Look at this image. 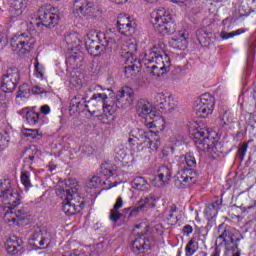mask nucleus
I'll return each instance as SVG.
<instances>
[{
    "instance_id": "nucleus-55",
    "label": "nucleus",
    "mask_w": 256,
    "mask_h": 256,
    "mask_svg": "<svg viewBox=\"0 0 256 256\" xmlns=\"http://www.w3.org/2000/svg\"><path fill=\"white\" fill-rule=\"evenodd\" d=\"M133 71H135V65H129L125 67L124 73L127 77H131L133 75Z\"/></svg>"
},
{
    "instance_id": "nucleus-46",
    "label": "nucleus",
    "mask_w": 256,
    "mask_h": 256,
    "mask_svg": "<svg viewBox=\"0 0 256 256\" xmlns=\"http://www.w3.org/2000/svg\"><path fill=\"white\" fill-rule=\"evenodd\" d=\"M121 217H123V214L119 210H114L113 208L110 210L109 219L113 223H117Z\"/></svg>"
},
{
    "instance_id": "nucleus-30",
    "label": "nucleus",
    "mask_w": 256,
    "mask_h": 256,
    "mask_svg": "<svg viewBox=\"0 0 256 256\" xmlns=\"http://www.w3.org/2000/svg\"><path fill=\"white\" fill-rule=\"evenodd\" d=\"M214 106H203L201 104H198L195 108L196 115L198 117H201L202 119H205V117H209L211 113H213Z\"/></svg>"
},
{
    "instance_id": "nucleus-22",
    "label": "nucleus",
    "mask_w": 256,
    "mask_h": 256,
    "mask_svg": "<svg viewBox=\"0 0 256 256\" xmlns=\"http://www.w3.org/2000/svg\"><path fill=\"white\" fill-rule=\"evenodd\" d=\"M9 1V13L11 17H19L23 15L25 7H27V0H8Z\"/></svg>"
},
{
    "instance_id": "nucleus-60",
    "label": "nucleus",
    "mask_w": 256,
    "mask_h": 256,
    "mask_svg": "<svg viewBox=\"0 0 256 256\" xmlns=\"http://www.w3.org/2000/svg\"><path fill=\"white\" fill-rule=\"evenodd\" d=\"M35 71H36V77L38 79H43L44 75H43V72L39 70V63L35 64Z\"/></svg>"
},
{
    "instance_id": "nucleus-56",
    "label": "nucleus",
    "mask_w": 256,
    "mask_h": 256,
    "mask_svg": "<svg viewBox=\"0 0 256 256\" xmlns=\"http://www.w3.org/2000/svg\"><path fill=\"white\" fill-rule=\"evenodd\" d=\"M121 207H123V198L118 197L112 209H114L115 211H119Z\"/></svg>"
},
{
    "instance_id": "nucleus-54",
    "label": "nucleus",
    "mask_w": 256,
    "mask_h": 256,
    "mask_svg": "<svg viewBox=\"0 0 256 256\" xmlns=\"http://www.w3.org/2000/svg\"><path fill=\"white\" fill-rule=\"evenodd\" d=\"M141 211H143L142 205L135 207L134 209H132L130 211L129 217H137V215H139V213H141Z\"/></svg>"
},
{
    "instance_id": "nucleus-17",
    "label": "nucleus",
    "mask_w": 256,
    "mask_h": 256,
    "mask_svg": "<svg viewBox=\"0 0 256 256\" xmlns=\"http://www.w3.org/2000/svg\"><path fill=\"white\" fill-rule=\"evenodd\" d=\"M117 27L121 35H126V37H131L135 34V28L137 24L131 20V17L127 14H121L117 20Z\"/></svg>"
},
{
    "instance_id": "nucleus-11",
    "label": "nucleus",
    "mask_w": 256,
    "mask_h": 256,
    "mask_svg": "<svg viewBox=\"0 0 256 256\" xmlns=\"http://www.w3.org/2000/svg\"><path fill=\"white\" fill-rule=\"evenodd\" d=\"M20 75L19 69L16 67L9 68L6 73L3 74L1 79V89L4 93H13L17 89V84L19 83Z\"/></svg>"
},
{
    "instance_id": "nucleus-26",
    "label": "nucleus",
    "mask_w": 256,
    "mask_h": 256,
    "mask_svg": "<svg viewBox=\"0 0 256 256\" xmlns=\"http://www.w3.org/2000/svg\"><path fill=\"white\" fill-rule=\"evenodd\" d=\"M221 200H215L214 202L208 204V206L205 208V215L207 217H210L213 219V217H217V213L219 211V207H221Z\"/></svg>"
},
{
    "instance_id": "nucleus-47",
    "label": "nucleus",
    "mask_w": 256,
    "mask_h": 256,
    "mask_svg": "<svg viewBox=\"0 0 256 256\" xmlns=\"http://www.w3.org/2000/svg\"><path fill=\"white\" fill-rule=\"evenodd\" d=\"M241 33H245V30L238 29L233 32H222L221 37L222 39H231L232 37H236V35H241Z\"/></svg>"
},
{
    "instance_id": "nucleus-45",
    "label": "nucleus",
    "mask_w": 256,
    "mask_h": 256,
    "mask_svg": "<svg viewBox=\"0 0 256 256\" xmlns=\"http://www.w3.org/2000/svg\"><path fill=\"white\" fill-rule=\"evenodd\" d=\"M148 121L146 123V127L147 129H153V127H157V122L160 121L161 123H165L163 118H161V116L157 115L153 118V119H148Z\"/></svg>"
},
{
    "instance_id": "nucleus-51",
    "label": "nucleus",
    "mask_w": 256,
    "mask_h": 256,
    "mask_svg": "<svg viewBox=\"0 0 256 256\" xmlns=\"http://www.w3.org/2000/svg\"><path fill=\"white\" fill-rule=\"evenodd\" d=\"M85 103H87V101L74 102V109H75V111H78V112L87 111V108H85Z\"/></svg>"
},
{
    "instance_id": "nucleus-63",
    "label": "nucleus",
    "mask_w": 256,
    "mask_h": 256,
    "mask_svg": "<svg viewBox=\"0 0 256 256\" xmlns=\"http://www.w3.org/2000/svg\"><path fill=\"white\" fill-rule=\"evenodd\" d=\"M34 160L35 156H29L24 159V163H29L31 165V163H33Z\"/></svg>"
},
{
    "instance_id": "nucleus-58",
    "label": "nucleus",
    "mask_w": 256,
    "mask_h": 256,
    "mask_svg": "<svg viewBox=\"0 0 256 256\" xmlns=\"http://www.w3.org/2000/svg\"><path fill=\"white\" fill-rule=\"evenodd\" d=\"M40 113H43L44 115H49L51 113V108L49 105H43L40 107Z\"/></svg>"
},
{
    "instance_id": "nucleus-33",
    "label": "nucleus",
    "mask_w": 256,
    "mask_h": 256,
    "mask_svg": "<svg viewBox=\"0 0 256 256\" xmlns=\"http://www.w3.org/2000/svg\"><path fill=\"white\" fill-rule=\"evenodd\" d=\"M4 209V221L6 223H17V218L15 217V208H3Z\"/></svg>"
},
{
    "instance_id": "nucleus-49",
    "label": "nucleus",
    "mask_w": 256,
    "mask_h": 256,
    "mask_svg": "<svg viewBox=\"0 0 256 256\" xmlns=\"http://www.w3.org/2000/svg\"><path fill=\"white\" fill-rule=\"evenodd\" d=\"M13 213L16 219H18L19 221H23L27 219V210L25 208L15 210L13 211Z\"/></svg>"
},
{
    "instance_id": "nucleus-59",
    "label": "nucleus",
    "mask_w": 256,
    "mask_h": 256,
    "mask_svg": "<svg viewBox=\"0 0 256 256\" xmlns=\"http://www.w3.org/2000/svg\"><path fill=\"white\" fill-rule=\"evenodd\" d=\"M183 233L184 235H191V233H193V227L191 225H186L183 227Z\"/></svg>"
},
{
    "instance_id": "nucleus-18",
    "label": "nucleus",
    "mask_w": 256,
    "mask_h": 256,
    "mask_svg": "<svg viewBox=\"0 0 256 256\" xmlns=\"http://www.w3.org/2000/svg\"><path fill=\"white\" fill-rule=\"evenodd\" d=\"M72 11L77 17H89L93 13V3L89 0H75Z\"/></svg>"
},
{
    "instance_id": "nucleus-6",
    "label": "nucleus",
    "mask_w": 256,
    "mask_h": 256,
    "mask_svg": "<svg viewBox=\"0 0 256 256\" xmlns=\"http://www.w3.org/2000/svg\"><path fill=\"white\" fill-rule=\"evenodd\" d=\"M154 27L161 35H172L176 31L175 20L173 15L165 8H159L156 10V16L154 17Z\"/></svg>"
},
{
    "instance_id": "nucleus-3",
    "label": "nucleus",
    "mask_w": 256,
    "mask_h": 256,
    "mask_svg": "<svg viewBox=\"0 0 256 256\" xmlns=\"http://www.w3.org/2000/svg\"><path fill=\"white\" fill-rule=\"evenodd\" d=\"M194 143L199 151L209 153L212 159H217L219 153H221V150L219 149L221 148V143L209 138V131L205 129L197 130L194 133Z\"/></svg>"
},
{
    "instance_id": "nucleus-7",
    "label": "nucleus",
    "mask_w": 256,
    "mask_h": 256,
    "mask_svg": "<svg viewBox=\"0 0 256 256\" xmlns=\"http://www.w3.org/2000/svg\"><path fill=\"white\" fill-rule=\"evenodd\" d=\"M87 37L86 49L93 53L96 51L98 53L96 55H101L107 47L108 49H113V45H115V40L113 38L107 39L103 33L90 32Z\"/></svg>"
},
{
    "instance_id": "nucleus-10",
    "label": "nucleus",
    "mask_w": 256,
    "mask_h": 256,
    "mask_svg": "<svg viewBox=\"0 0 256 256\" xmlns=\"http://www.w3.org/2000/svg\"><path fill=\"white\" fill-rule=\"evenodd\" d=\"M149 231V225L141 223L135 226L134 233L138 237L133 241L132 249L136 255H143L145 251H149L151 249V244H149V240L143 238V235L147 234Z\"/></svg>"
},
{
    "instance_id": "nucleus-29",
    "label": "nucleus",
    "mask_w": 256,
    "mask_h": 256,
    "mask_svg": "<svg viewBox=\"0 0 256 256\" xmlns=\"http://www.w3.org/2000/svg\"><path fill=\"white\" fill-rule=\"evenodd\" d=\"M179 163H185L187 167H191L192 169H195V167H197V160L195 159V155H193V153L191 152L180 156Z\"/></svg>"
},
{
    "instance_id": "nucleus-34",
    "label": "nucleus",
    "mask_w": 256,
    "mask_h": 256,
    "mask_svg": "<svg viewBox=\"0 0 256 256\" xmlns=\"http://www.w3.org/2000/svg\"><path fill=\"white\" fill-rule=\"evenodd\" d=\"M20 179H21V183H22V185H24L25 189H31V187H33V184H31V172L22 171Z\"/></svg>"
},
{
    "instance_id": "nucleus-5",
    "label": "nucleus",
    "mask_w": 256,
    "mask_h": 256,
    "mask_svg": "<svg viewBox=\"0 0 256 256\" xmlns=\"http://www.w3.org/2000/svg\"><path fill=\"white\" fill-rule=\"evenodd\" d=\"M37 40L29 32H17L10 39L12 51H16L20 55L31 53V49L35 47Z\"/></svg>"
},
{
    "instance_id": "nucleus-31",
    "label": "nucleus",
    "mask_w": 256,
    "mask_h": 256,
    "mask_svg": "<svg viewBox=\"0 0 256 256\" xmlns=\"http://www.w3.org/2000/svg\"><path fill=\"white\" fill-rule=\"evenodd\" d=\"M116 157L121 163H129V155L127 154V148L120 144L119 148L115 149Z\"/></svg>"
},
{
    "instance_id": "nucleus-27",
    "label": "nucleus",
    "mask_w": 256,
    "mask_h": 256,
    "mask_svg": "<svg viewBox=\"0 0 256 256\" xmlns=\"http://www.w3.org/2000/svg\"><path fill=\"white\" fill-rule=\"evenodd\" d=\"M89 93H91V88H83L82 91H80L74 98L71 100L70 108L75 109V103H78V101L83 102L87 101L89 98Z\"/></svg>"
},
{
    "instance_id": "nucleus-35",
    "label": "nucleus",
    "mask_w": 256,
    "mask_h": 256,
    "mask_svg": "<svg viewBox=\"0 0 256 256\" xmlns=\"http://www.w3.org/2000/svg\"><path fill=\"white\" fill-rule=\"evenodd\" d=\"M199 249V246L197 245V241L195 239H191L185 248L186 256H193V254Z\"/></svg>"
},
{
    "instance_id": "nucleus-64",
    "label": "nucleus",
    "mask_w": 256,
    "mask_h": 256,
    "mask_svg": "<svg viewBox=\"0 0 256 256\" xmlns=\"http://www.w3.org/2000/svg\"><path fill=\"white\" fill-rule=\"evenodd\" d=\"M77 59H79V61H83V58H82V57H81V58H78L77 55H72V56L70 57V61H73L74 63L77 62Z\"/></svg>"
},
{
    "instance_id": "nucleus-37",
    "label": "nucleus",
    "mask_w": 256,
    "mask_h": 256,
    "mask_svg": "<svg viewBox=\"0 0 256 256\" xmlns=\"http://www.w3.org/2000/svg\"><path fill=\"white\" fill-rule=\"evenodd\" d=\"M220 114L222 115V125H230L235 121V116L229 110H223Z\"/></svg>"
},
{
    "instance_id": "nucleus-19",
    "label": "nucleus",
    "mask_w": 256,
    "mask_h": 256,
    "mask_svg": "<svg viewBox=\"0 0 256 256\" xmlns=\"http://www.w3.org/2000/svg\"><path fill=\"white\" fill-rule=\"evenodd\" d=\"M136 113L139 117H145L146 121L156 117L155 111H153V105L148 100L140 99L136 104Z\"/></svg>"
},
{
    "instance_id": "nucleus-21",
    "label": "nucleus",
    "mask_w": 256,
    "mask_h": 256,
    "mask_svg": "<svg viewBox=\"0 0 256 256\" xmlns=\"http://www.w3.org/2000/svg\"><path fill=\"white\" fill-rule=\"evenodd\" d=\"M5 249L9 255H17L23 249V240L17 236H12L6 240Z\"/></svg>"
},
{
    "instance_id": "nucleus-40",
    "label": "nucleus",
    "mask_w": 256,
    "mask_h": 256,
    "mask_svg": "<svg viewBox=\"0 0 256 256\" xmlns=\"http://www.w3.org/2000/svg\"><path fill=\"white\" fill-rule=\"evenodd\" d=\"M124 50L127 51L126 53H130V55L137 53V41L135 39H130L126 43V48Z\"/></svg>"
},
{
    "instance_id": "nucleus-12",
    "label": "nucleus",
    "mask_w": 256,
    "mask_h": 256,
    "mask_svg": "<svg viewBox=\"0 0 256 256\" xmlns=\"http://www.w3.org/2000/svg\"><path fill=\"white\" fill-rule=\"evenodd\" d=\"M199 180V175L193 169L182 168L175 175L174 183L178 189H183V187H187V185H195Z\"/></svg>"
},
{
    "instance_id": "nucleus-28",
    "label": "nucleus",
    "mask_w": 256,
    "mask_h": 256,
    "mask_svg": "<svg viewBox=\"0 0 256 256\" xmlns=\"http://www.w3.org/2000/svg\"><path fill=\"white\" fill-rule=\"evenodd\" d=\"M102 108H103V114L101 115L99 114L98 117H100V119H102V121L105 123V121H109V119L113 117V115L115 114V111H117V106L107 105V102H105Z\"/></svg>"
},
{
    "instance_id": "nucleus-16",
    "label": "nucleus",
    "mask_w": 256,
    "mask_h": 256,
    "mask_svg": "<svg viewBox=\"0 0 256 256\" xmlns=\"http://www.w3.org/2000/svg\"><path fill=\"white\" fill-rule=\"evenodd\" d=\"M139 135H141V143L143 147L146 149H151V151H157L161 146V142L159 141V132H154L153 130H149L145 132L143 130L139 131Z\"/></svg>"
},
{
    "instance_id": "nucleus-50",
    "label": "nucleus",
    "mask_w": 256,
    "mask_h": 256,
    "mask_svg": "<svg viewBox=\"0 0 256 256\" xmlns=\"http://www.w3.org/2000/svg\"><path fill=\"white\" fill-rule=\"evenodd\" d=\"M9 147V140L0 134V151H5Z\"/></svg>"
},
{
    "instance_id": "nucleus-20",
    "label": "nucleus",
    "mask_w": 256,
    "mask_h": 256,
    "mask_svg": "<svg viewBox=\"0 0 256 256\" xmlns=\"http://www.w3.org/2000/svg\"><path fill=\"white\" fill-rule=\"evenodd\" d=\"M169 181H171V170L168 166H160L157 176L152 181L154 187H165Z\"/></svg>"
},
{
    "instance_id": "nucleus-61",
    "label": "nucleus",
    "mask_w": 256,
    "mask_h": 256,
    "mask_svg": "<svg viewBox=\"0 0 256 256\" xmlns=\"http://www.w3.org/2000/svg\"><path fill=\"white\" fill-rule=\"evenodd\" d=\"M135 141H140V145H141V142L143 141V139H141V136H140V138H138V137L128 138V143H130V145H133V143H135Z\"/></svg>"
},
{
    "instance_id": "nucleus-44",
    "label": "nucleus",
    "mask_w": 256,
    "mask_h": 256,
    "mask_svg": "<svg viewBox=\"0 0 256 256\" xmlns=\"http://www.w3.org/2000/svg\"><path fill=\"white\" fill-rule=\"evenodd\" d=\"M101 184V178L99 176H93L88 182L87 187L88 189H97Z\"/></svg>"
},
{
    "instance_id": "nucleus-8",
    "label": "nucleus",
    "mask_w": 256,
    "mask_h": 256,
    "mask_svg": "<svg viewBox=\"0 0 256 256\" xmlns=\"http://www.w3.org/2000/svg\"><path fill=\"white\" fill-rule=\"evenodd\" d=\"M0 203L3 209H13L21 203V196L11 188V182L7 179L0 180Z\"/></svg>"
},
{
    "instance_id": "nucleus-42",
    "label": "nucleus",
    "mask_w": 256,
    "mask_h": 256,
    "mask_svg": "<svg viewBox=\"0 0 256 256\" xmlns=\"http://www.w3.org/2000/svg\"><path fill=\"white\" fill-rule=\"evenodd\" d=\"M196 37H197L200 45H203V44L209 42V35L204 30L196 31Z\"/></svg>"
},
{
    "instance_id": "nucleus-15",
    "label": "nucleus",
    "mask_w": 256,
    "mask_h": 256,
    "mask_svg": "<svg viewBox=\"0 0 256 256\" xmlns=\"http://www.w3.org/2000/svg\"><path fill=\"white\" fill-rule=\"evenodd\" d=\"M116 107L118 109H127L135 101V92L129 86H124L117 93Z\"/></svg>"
},
{
    "instance_id": "nucleus-9",
    "label": "nucleus",
    "mask_w": 256,
    "mask_h": 256,
    "mask_svg": "<svg viewBox=\"0 0 256 256\" xmlns=\"http://www.w3.org/2000/svg\"><path fill=\"white\" fill-rule=\"evenodd\" d=\"M218 233L219 236L216 240V243H219V245H223L224 243L226 251L235 252L239 249V241L243 239V236H240V238H235L233 229H231L229 226H223V224L219 226Z\"/></svg>"
},
{
    "instance_id": "nucleus-25",
    "label": "nucleus",
    "mask_w": 256,
    "mask_h": 256,
    "mask_svg": "<svg viewBox=\"0 0 256 256\" xmlns=\"http://www.w3.org/2000/svg\"><path fill=\"white\" fill-rule=\"evenodd\" d=\"M26 112V121L30 127H35L41 119V113L35 112L33 110H28L27 108L23 109Z\"/></svg>"
},
{
    "instance_id": "nucleus-53",
    "label": "nucleus",
    "mask_w": 256,
    "mask_h": 256,
    "mask_svg": "<svg viewBox=\"0 0 256 256\" xmlns=\"http://www.w3.org/2000/svg\"><path fill=\"white\" fill-rule=\"evenodd\" d=\"M26 133H24L25 137H31L32 139H35L37 135H39L38 129H25Z\"/></svg>"
},
{
    "instance_id": "nucleus-2",
    "label": "nucleus",
    "mask_w": 256,
    "mask_h": 256,
    "mask_svg": "<svg viewBox=\"0 0 256 256\" xmlns=\"http://www.w3.org/2000/svg\"><path fill=\"white\" fill-rule=\"evenodd\" d=\"M146 69H150L152 75L156 77H163L165 73H169L171 67V59L165 52H157L154 50L150 52V56L147 58L145 54L143 58Z\"/></svg>"
},
{
    "instance_id": "nucleus-39",
    "label": "nucleus",
    "mask_w": 256,
    "mask_h": 256,
    "mask_svg": "<svg viewBox=\"0 0 256 256\" xmlns=\"http://www.w3.org/2000/svg\"><path fill=\"white\" fill-rule=\"evenodd\" d=\"M177 106V103L175 102V99L173 98V96L169 95L167 96L164 105H163V109H165V111H173V109H175V107Z\"/></svg>"
},
{
    "instance_id": "nucleus-32",
    "label": "nucleus",
    "mask_w": 256,
    "mask_h": 256,
    "mask_svg": "<svg viewBox=\"0 0 256 256\" xmlns=\"http://www.w3.org/2000/svg\"><path fill=\"white\" fill-rule=\"evenodd\" d=\"M148 185L147 180L143 177H136L132 182L133 189H138V191H145Z\"/></svg>"
},
{
    "instance_id": "nucleus-24",
    "label": "nucleus",
    "mask_w": 256,
    "mask_h": 256,
    "mask_svg": "<svg viewBox=\"0 0 256 256\" xmlns=\"http://www.w3.org/2000/svg\"><path fill=\"white\" fill-rule=\"evenodd\" d=\"M64 41L68 45V49H70L71 51H73L75 47H79L81 45V37L77 32L66 34L64 37Z\"/></svg>"
},
{
    "instance_id": "nucleus-23",
    "label": "nucleus",
    "mask_w": 256,
    "mask_h": 256,
    "mask_svg": "<svg viewBox=\"0 0 256 256\" xmlns=\"http://www.w3.org/2000/svg\"><path fill=\"white\" fill-rule=\"evenodd\" d=\"M187 39H189V34L186 31H180L178 38H171L169 43L174 49L183 50L187 48Z\"/></svg>"
},
{
    "instance_id": "nucleus-4",
    "label": "nucleus",
    "mask_w": 256,
    "mask_h": 256,
    "mask_svg": "<svg viewBox=\"0 0 256 256\" xmlns=\"http://www.w3.org/2000/svg\"><path fill=\"white\" fill-rule=\"evenodd\" d=\"M53 236L51 232L44 226H33L28 243L33 251H43L51 247Z\"/></svg>"
},
{
    "instance_id": "nucleus-36",
    "label": "nucleus",
    "mask_w": 256,
    "mask_h": 256,
    "mask_svg": "<svg viewBox=\"0 0 256 256\" xmlns=\"http://www.w3.org/2000/svg\"><path fill=\"white\" fill-rule=\"evenodd\" d=\"M199 105L207 106V107H215V99L209 94H204L200 98Z\"/></svg>"
},
{
    "instance_id": "nucleus-57",
    "label": "nucleus",
    "mask_w": 256,
    "mask_h": 256,
    "mask_svg": "<svg viewBox=\"0 0 256 256\" xmlns=\"http://www.w3.org/2000/svg\"><path fill=\"white\" fill-rule=\"evenodd\" d=\"M33 95H41V93H45V89L39 86H34L31 89Z\"/></svg>"
},
{
    "instance_id": "nucleus-62",
    "label": "nucleus",
    "mask_w": 256,
    "mask_h": 256,
    "mask_svg": "<svg viewBox=\"0 0 256 256\" xmlns=\"http://www.w3.org/2000/svg\"><path fill=\"white\" fill-rule=\"evenodd\" d=\"M7 45V39L3 36H0V49H3Z\"/></svg>"
},
{
    "instance_id": "nucleus-38",
    "label": "nucleus",
    "mask_w": 256,
    "mask_h": 256,
    "mask_svg": "<svg viewBox=\"0 0 256 256\" xmlns=\"http://www.w3.org/2000/svg\"><path fill=\"white\" fill-rule=\"evenodd\" d=\"M157 201V198H155L152 194L147 196L144 200H141V206L146 207V209H151L155 207V203Z\"/></svg>"
},
{
    "instance_id": "nucleus-1",
    "label": "nucleus",
    "mask_w": 256,
    "mask_h": 256,
    "mask_svg": "<svg viewBox=\"0 0 256 256\" xmlns=\"http://www.w3.org/2000/svg\"><path fill=\"white\" fill-rule=\"evenodd\" d=\"M78 191L76 180H69L65 188L58 187L56 189V195L64 199L62 202V211L65 215H68V217L77 215L82 209H85V200L79 196Z\"/></svg>"
},
{
    "instance_id": "nucleus-43",
    "label": "nucleus",
    "mask_w": 256,
    "mask_h": 256,
    "mask_svg": "<svg viewBox=\"0 0 256 256\" xmlns=\"http://www.w3.org/2000/svg\"><path fill=\"white\" fill-rule=\"evenodd\" d=\"M100 173L106 177H111V175H113V166L108 163L102 164L100 167Z\"/></svg>"
},
{
    "instance_id": "nucleus-14",
    "label": "nucleus",
    "mask_w": 256,
    "mask_h": 256,
    "mask_svg": "<svg viewBox=\"0 0 256 256\" xmlns=\"http://www.w3.org/2000/svg\"><path fill=\"white\" fill-rule=\"evenodd\" d=\"M107 99L108 97L105 93L94 94L84 107L88 113H90V115L99 117V111H101V108L104 107L105 101H107Z\"/></svg>"
},
{
    "instance_id": "nucleus-48",
    "label": "nucleus",
    "mask_w": 256,
    "mask_h": 256,
    "mask_svg": "<svg viewBox=\"0 0 256 256\" xmlns=\"http://www.w3.org/2000/svg\"><path fill=\"white\" fill-rule=\"evenodd\" d=\"M29 85L23 84L19 87L16 97H27L29 95Z\"/></svg>"
},
{
    "instance_id": "nucleus-41",
    "label": "nucleus",
    "mask_w": 256,
    "mask_h": 256,
    "mask_svg": "<svg viewBox=\"0 0 256 256\" xmlns=\"http://www.w3.org/2000/svg\"><path fill=\"white\" fill-rule=\"evenodd\" d=\"M247 149H249L248 142H244V143L238 145V157H239L240 161H243V159H245Z\"/></svg>"
},
{
    "instance_id": "nucleus-13",
    "label": "nucleus",
    "mask_w": 256,
    "mask_h": 256,
    "mask_svg": "<svg viewBox=\"0 0 256 256\" xmlns=\"http://www.w3.org/2000/svg\"><path fill=\"white\" fill-rule=\"evenodd\" d=\"M40 23L47 29H53L57 27L59 23V15L51 11V6L44 5L39 9Z\"/></svg>"
},
{
    "instance_id": "nucleus-52",
    "label": "nucleus",
    "mask_w": 256,
    "mask_h": 256,
    "mask_svg": "<svg viewBox=\"0 0 256 256\" xmlns=\"http://www.w3.org/2000/svg\"><path fill=\"white\" fill-rule=\"evenodd\" d=\"M155 101L156 103H159V105H165V101H167V96H165L164 93H158L155 95Z\"/></svg>"
}]
</instances>
